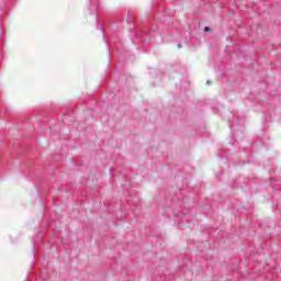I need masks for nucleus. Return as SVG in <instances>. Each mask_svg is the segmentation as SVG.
I'll return each mask as SVG.
<instances>
[{
  "mask_svg": "<svg viewBox=\"0 0 281 281\" xmlns=\"http://www.w3.org/2000/svg\"><path fill=\"white\" fill-rule=\"evenodd\" d=\"M206 85H210V80L206 81Z\"/></svg>",
  "mask_w": 281,
  "mask_h": 281,
  "instance_id": "423d86ee",
  "label": "nucleus"
},
{
  "mask_svg": "<svg viewBox=\"0 0 281 281\" xmlns=\"http://www.w3.org/2000/svg\"><path fill=\"white\" fill-rule=\"evenodd\" d=\"M106 47H108V52H111V47L109 46V42H105Z\"/></svg>",
  "mask_w": 281,
  "mask_h": 281,
  "instance_id": "7ed1b4c3",
  "label": "nucleus"
},
{
  "mask_svg": "<svg viewBox=\"0 0 281 281\" xmlns=\"http://www.w3.org/2000/svg\"><path fill=\"white\" fill-rule=\"evenodd\" d=\"M100 8V0H90V14H95Z\"/></svg>",
  "mask_w": 281,
  "mask_h": 281,
  "instance_id": "f257e3e1",
  "label": "nucleus"
},
{
  "mask_svg": "<svg viewBox=\"0 0 281 281\" xmlns=\"http://www.w3.org/2000/svg\"><path fill=\"white\" fill-rule=\"evenodd\" d=\"M99 30L104 34V26H99Z\"/></svg>",
  "mask_w": 281,
  "mask_h": 281,
  "instance_id": "f03ea898",
  "label": "nucleus"
},
{
  "mask_svg": "<svg viewBox=\"0 0 281 281\" xmlns=\"http://www.w3.org/2000/svg\"><path fill=\"white\" fill-rule=\"evenodd\" d=\"M178 48L181 49V44H178Z\"/></svg>",
  "mask_w": 281,
  "mask_h": 281,
  "instance_id": "39448f33",
  "label": "nucleus"
},
{
  "mask_svg": "<svg viewBox=\"0 0 281 281\" xmlns=\"http://www.w3.org/2000/svg\"><path fill=\"white\" fill-rule=\"evenodd\" d=\"M204 32H210V27L205 26Z\"/></svg>",
  "mask_w": 281,
  "mask_h": 281,
  "instance_id": "20e7f679",
  "label": "nucleus"
}]
</instances>
